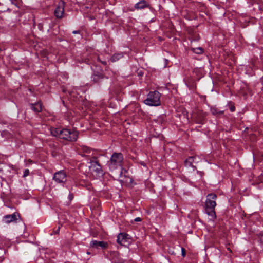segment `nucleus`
Segmentation results:
<instances>
[{
    "instance_id": "obj_1",
    "label": "nucleus",
    "mask_w": 263,
    "mask_h": 263,
    "mask_svg": "<svg viewBox=\"0 0 263 263\" xmlns=\"http://www.w3.org/2000/svg\"><path fill=\"white\" fill-rule=\"evenodd\" d=\"M51 134L53 136L69 141H76L78 137L77 131H71L68 129L52 128Z\"/></svg>"
},
{
    "instance_id": "obj_2",
    "label": "nucleus",
    "mask_w": 263,
    "mask_h": 263,
    "mask_svg": "<svg viewBox=\"0 0 263 263\" xmlns=\"http://www.w3.org/2000/svg\"><path fill=\"white\" fill-rule=\"evenodd\" d=\"M123 157L120 153H114L108 162L109 168L110 170H114L122 165Z\"/></svg>"
},
{
    "instance_id": "obj_3",
    "label": "nucleus",
    "mask_w": 263,
    "mask_h": 263,
    "mask_svg": "<svg viewBox=\"0 0 263 263\" xmlns=\"http://www.w3.org/2000/svg\"><path fill=\"white\" fill-rule=\"evenodd\" d=\"M160 93L157 91L150 92L144 100L145 104L149 106H159L160 105Z\"/></svg>"
},
{
    "instance_id": "obj_4",
    "label": "nucleus",
    "mask_w": 263,
    "mask_h": 263,
    "mask_svg": "<svg viewBox=\"0 0 263 263\" xmlns=\"http://www.w3.org/2000/svg\"><path fill=\"white\" fill-rule=\"evenodd\" d=\"M216 199L217 195L215 194H209L206 196V200L205 201V206L206 208L210 210H214V208L216 205Z\"/></svg>"
},
{
    "instance_id": "obj_5",
    "label": "nucleus",
    "mask_w": 263,
    "mask_h": 263,
    "mask_svg": "<svg viewBox=\"0 0 263 263\" xmlns=\"http://www.w3.org/2000/svg\"><path fill=\"white\" fill-rule=\"evenodd\" d=\"M65 2L63 1L59 3L58 6L54 10V15L58 18L63 17L64 12Z\"/></svg>"
},
{
    "instance_id": "obj_6",
    "label": "nucleus",
    "mask_w": 263,
    "mask_h": 263,
    "mask_svg": "<svg viewBox=\"0 0 263 263\" xmlns=\"http://www.w3.org/2000/svg\"><path fill=\"white\" fill-rule=\"evenodd\" d=\"M53 180L57 183H64L66 181V175L63 171H59L54 174Z\"/></svg>"
},
{
    "instance_id": "obj_7",
    "label": "nucleus",
    "mask_w": 263,
    "mask_h": 263,
    "mask_svg": "<svg viewBox=\"0 0 263 263\" xmlns=\"http://www.w3.org/2000/svg\"><path fill=\"white\" fill-rule=\"evenodd\" d=\"M89 167L91 172H96L98 174H102L101 167L97 161H91L90 162V165Z\"/></svg>"
},
{
    "instance_id": "obj_8",
    "label": "nucleus",
    "mask_w": 263,
    "mask_h": 263,
    "mask_svg": "<svg viewBox=\"0 0 263 263\" xmlns=\"http://www.w3.org/2000/svg\"><path fill=\"white\" fill-rule=\"evenodd\" d=\"M90 246H91V247H92L93 248H97V249L99 248L105 249L107 247L108 244L107 242L103 241H98L97 240H92L91 242Z\"/></svg>"
},
{
    "instance_id": "obj_9",
    "label": "nucleus",
    "mask_w": 263,
    "mask_h": 263,
    "mask_svg": "<svg viewBox=\"0 0 263 263\" xmlns=\"http://www.w3.org/2000/svg\"><path fill=\"white\" fill-rule=\"evenodd\" d=\"M18 214L17 213H13L11 215H7L4 216L5 222L9 223L11 222L17 220Z\"/></svg>"
},
{
    "instance_id": "obj_10",
    "label": "nucleus",
    "mask_w": 263,
    "mask_h": 263,
    "mask_svg": "<svg viewBox=\"0 0 263 263\" xmlns=\"http://www.w3.org/2000/svg\"><path fill=\"white\" fill-rule=\"evenodd\" d=\"M128 235L125 233H120L117 237V242L119 244L122 245L123 243L127 241V237Z\"/></svg>"
},
{
    "instance_id": "obj_11",
    "label": "nucleus",
    "mask_w": 263,
    "mask_h": 263,
    "mask_svg": "<svg viewBox=\"0 0 263 263\" xmlns=\"http://www.w3.org/2000/svg\"><path fill=\"white\" fill-rule=\"evenodd\" d=\"M148 6L149 5L145 1L142 0L135 5V8L136 9H141L148 7Z\"/></svg>"
},
{
    "instance_id": "obj_12",
    "label": "nucleus",
    "mask_w": 263,
    "mask_h": 263,
    "mask_svg": "<svg viewBox=\"0 0 263 263\" xmlns=\"http://www.w3.org/2000/svg\"><path fill=\"white\" fill-rule=\"evenodd\" d=\"M196 159H197L196 157H189L185 161V165L186 167H194V166L193 165V163L197 162L196 161Z\"/></svg>"
},
{
    "instance_id": "obj_13",
    "label": "nucleus",
    "mask_w": 263,
    "mask_h": 263,
    "mask_svg": "<svg viewBox=\"0 0 263 263\" xmlns=\"http://www.w3.org/2000/svg\"><path fill=\"white\" fill-rule=\"evenodd\" d=\"M91 152V149L85 146H81V149H80V153H84L83 154H81L83 156H88L87 154H90Z\"/></svg>"
},
{
    "instance_id": "obj_14",
    "label": "nucleus",
    "mask_w": 263,
    "mask_h": 263,
    "mask_svg": "<svg viewBox=\"0 0 263 263\" xmlns=\"http://www.w3.org/2000/svg\"><path fill=\"white\" fill-rule=\"evenodd\" d=\"M32 109L36 112H39L42 110V104L40 102L31 104Z\"/></svg>"
},
{
    "instance_id": "obj_15",
    "label": "nucleus",
    "mask_w": 263,
    "mask_h": 263,
    "mask_svg": "<svg viewBox=\"0 0 263 263\" xmlns=\"http://www.w3.org/2000/svg\"><path fill=\"white\" fill-rule=\"evenodd\" d=\"M123 57V53H118L114 54L111 58V61L112 62H116Z\"/></svg>"
},
{
    "instance_id": "obj_16",
    "label": "nucleus",
    "mask_w": 263,
    "mask_h": 263,
    "mask_svg": "<svg viewBox=\"0 0 263 263\" xmlns=\"http://www.w3.org/2000/svg\"><path fill=\"white\" fill-rule=\"evenodd\" d=\"M211 111L213 115H217L218 113L220 114H222L223 111H220L219 112L217 111V109L216 108L213 107L211 108Z\"/></svg>"
},
{
    "instance_id": "obj_17",
    "label": "nucleus",
    "mask_w": 263,
    "mask_h": 263,
    "mask_svg": "<svg viewBox=\"0 0 263 263\" xmlns=\"http://www.w3.org/2000/svg\"><path fill=\"white\" fill-rule=\"evenodd\" d=\"M208 214L213 218L216 217V214L214 210H211V211L208 212Z\"/></svg>"
},
{
    "instance_id": "obj_18",
    "label": "nucleus",
    "mask_w": 263,
    "mask_h": 263,
    "mask_svg": "<svg viewBox=\"0 0 263 263\" xmlns=\"http://www.w3.org/2000/svg\"><path fill=\"white\" fill-rule=\"evenodd\" d=\"M29 170L28 169L25 170V171L24 172L23 176L26 177L27 176H28L29 175Z\"/></svg>"
},
{
    "instance_id": "obj_19",
    "label": "nucleus",
    "mask_w": 263,
    "mask_h": 263,
    "mask_svg": "<svg viewBox=\"0 0 263 263\" xmlns=\"http://www.w3.org/2000/svg\"><path fill=\"white\" fill-rule=\"evenodd\" d=\"M196 50H197V51H195V50H194V52H195V53H198V54H199V53H202V48H197V49H196Z\"/></svg>"
},
{
    "instance_id": "obj_20",
    "label": "nucleus",
    "mask_w": 263,
    "mask_h": 263,
    "mask_svg": "<svg viewBox=\"0 0 263 263\" xmlns=\"http://www.w3.org/2000/svg\"><path fill=\"white\" fill-rule=\"evenodd\" d=\"M99 76L97 74H94V76H93V81L97 82L98 81V78H99Z\"/></svg>"
},
{
    "instance_id": "obj_21",
    "label": "nucleus",
    "mask_w": 263,
    "mask_h": 263,
    "mask_svg": "<svg viewBox=\"0 0 263 263\" xmlns=\"http://www.w3.org/2000/svg\"><path fill=\"white\" fill-rule=\"evenodd\" d=\"M181 252H182V255L183 256H185V249L183 248H181Z\"/></svg>"
},
{
    "instance_id": "obj_22",
    "label": "nucleus",
    "mask_w": 263,
    "mask_h": 263,
    "mask_svg": "<svg viewBox=\"0 0 263 263\" xmlns=\"http://www.w3.org/2000/svg\"><path fill=\"white\" fill-rule=\"evenodd\" d=\"M134 221L136 222H139L141 221V219L140 217H137L134 219Z\"/></svg>"
},
{
    "instance_id": "obj_23",
    "label": "nucleus",
    "mask_w": 263,
    "mask_h": 263,
    "mask_svg": "<svg viewBox=\"0 0 263 263\" xmlns=\"http://www.w3.org/2000/svg\"><path fill=\"white\" fill-rule=\"evenodd\" d=\"M73 197V195L72 194H70L69 195V198L70 200H72Z\"/></svg>"
},
{
    "instance_id": "obj_24",
    "label": "nucleus",
    "mask_w": 263,
    "mask_h": 263,
    "mask_svg": "<svg viewBox=\"0 0 263 263\" xmlns=\"http://www.w3.org/2000/svg\"><path fill=\"white\" fill-rule=\"evenodd\" d=\"M79 32H79V31H78V30H77V31H73L72 32V33H73V34H77V33H79Z\"/></svg>"
},
{
    "instance_id": "obj_25",
    "label": "nucleus",
    "mask_w": 263,
    "mask_h": 263,
    "mask_svg": "<svg viewBox=\"0 0 263 263\" xmlns=\"http://www.w3.org/2000/svg\"><path fill=\"white\" fill-rule=\"evenodd\" d=\"M230 109H231V111H234V107H231Z\"/></svg>"
},
{
    "instance_id": "obj_26",
    "label": "nucleus",
    "mask_w": 263,
    "mask_h": 263,
    "mask_svg": "<svg viewBox=\"0 0 263 263\" xmlns=\"http://www.w3.org/2000/svg\"><path fill=\"white\" fill-rule=\"evenodd\" d=\"M102 63L104 65L106 64V62H102Z\"/></svg>"
},
{
    "instance_id": "obj_27",
    "label": "nucleus",
    "mask_w": 263,
    "mask_h": 263,
    "mask_svg": "<svg viewBox=\"0 0 263 263\" xmlns=\"http://www.w3.org/2000/svg\"><path fill=\"white\" fill-rule=\"evenodd\" d=\"M59 229H60V227H58V229L57 230V231H59Z\"/></svg>"
},
{
    "instance_id": "obj_28",
    "label": "nucleus",
    "mask_w": 263,
    "mask_h": 263,
    "mask_svg": "<svg viewBox=\"0 0 263 263\" xmlns=\"http://www.w3.org/2000/svg\"><path fill=\"white\" fill-rule=\"evenodd\" d=\"M87 253L88 254H90V253H89V252H87Z\"/></svg>"
}]
</instances>
